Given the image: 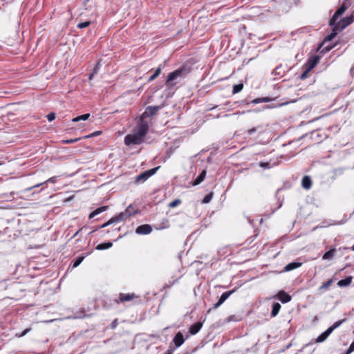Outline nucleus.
Masks as SVG:
<instances>
[{
    "label": "nucleus",
    "instance_id": "1",
    "mask_svg": "<svg viewBox=\"0 0 354 354\" xmlns=\"http://www.w3.org/2000/svg\"><path fill=\"white\" fill-rule=\"evenodd\" d=\"M190 72V68L187 66H183L182 67L175 70L174 71L168 74L165 82L168 88H171L176 84V80L178 77H183Z\"/></svg>",
    "mask_w": 354,
    "mask_h": 354
},
{
    "label": "nucleus",
    "instance_id": "2",
    "mask_svg": "<svg viewBox=\"0 0 354 354\" xmlns=\"http://www.w3.org/2000/svg\"><path fill=\"white\" fill-rule=\"evenodd\" d=\"M144 140V137L138 135L136 132L128 134L124 137V144L127 146L141 144Z\"/></svg>",
    "mask_w": 354,
    "mask_h": 354
},
{
    "label": "nucleus",
    "instance_id": "3",
    "mask_svg": "<svg viewBox=\"0 0 354 354\" xmlns=\"http://www.w3.org/2000/svg\"><path fill=\"white\" fill-rule=\"evenodd\" d=\"M149 131V123L146 121L145 119L142 118L140 116V120L135 128V132L138 133V135L142 136V137H145Z\"/></svg>",
    "mask_w": 354,
    "mask_h": 354
},
{
    "label": "nucleus",
    "instance_id": "4",
    "mask_svg": "<svg viewBox=\"0 0 354 354\" xmlns=\"http://www.w3.org/2000/svg\"><path fill=\"white\" fill-rule=\"evenodd\" d=\"M139 210L135 206L130 205L127 207L124 212H120L118 215H117L120 221H125L127 218L130 217L131 216L135 215L138 213Z\"/></svg>",
    "mask_w": 354,
    "mask_h": 354
},
{
    "label": "nucleus",
    "instance_id": "5",
    "mask_svg": "<svg viewBox=\"0 0 354 354\" xmlns=\"http://www.w3.org/2000/svg\"><path fill=\"white\" fill-rule=\"evenodd\" d=\"M159 167H157L141 173L140 174L136 176V181L137 183L145 182L149 177L153 175L159 169Z\"/></svg>",
    "mask_w": 354,
    "mask_h": 354
},
{
    "label": "nucleus",
    "instance_id": "6",
    "mask_svg": "<svg viewBox=\"0 0 354 354\" xmlns=\"http://www.w3.org/2000/svg\"><path fill=\"white\" fill-rule=\"evenodd\" d=\"M160 109V106H149L146 108L145 112L141 115V117L146 120V118L149 117L156 115Z\"/></svg>",
    "mask_w": 354,
    "mask_h": 354
},
{
    "label": "nucleus",
    "instance_id": "7",
    "mask_svg": "<svg viewBox=\"0 0 354 354\" xmlns=\"http://www.w3.org/2000/svg\"><path fill=\"white\" fill-rule=\"evenodd\" d=\"M319 59L320 57L318 55H315L309 58L306 64L304 66V68H307L308 71H311L318 64Z\"/></svg>",
    "mask_w": 354,
    "mask_h": 354
},
{
    "label": "nucleus",
    "instance_id": "8",
    "mask_svg": "<svg viewBox=\"0 0 354 354\" xmlns=\"http://www.w3.org/2000/svg\"><path fill=\"white\" fill-rule=\"evenodd\" d=\"M235 290H236V289H234L232 290L223 292L221 295V297L219 298L218 302H216L214 305L212 309L218 308L232 293H234L235 292Z\"/></svg>",
    "mask_w": 354,
    "mask_h": 354
},
{
    "label": "nucleus",
    "instance_id": "9",
    "mask_svg": "<svg viewBox=\"0 0 354 354\" xmlns=\"http://www.w3.org/2000/svg\"><path fill=\"white\" fill-rule=\"evenodd\" d=\"M151 231L152 227L148 224L141 225L136 229V233L138 234H149Z\"/></svg>",
    "mask_w": 354,
    "mask_h": 354
},
{
    "label": "nucleus",
    "instance_id": "10",
    "mask_svg": "<svg viewBox=\"0 0 354 354\" xmlns=\"http://www.w3.org/2000/svg\"><path fill=\"white\" fill-rule=\"evenodd\" d=\"M135 297H136V295L134 293H131V294L120 293L119 295L118 299H115V301L117 304H119L120 302L129 301L133 299Z\"/></svg>",
    "mask_w": 354,
    "mask_h": 354
},
{
    "label": "nucleus",
    "instance_id": "11",
    "mask_svg": "<svg viewBox=\"0 0 354 354\" xmlns=\"http://www.w3.org/2000/svg\"><path fill=\"white\" fill-rule=\"evenodd\" d=\"M354 21V17L350 16L343 18L339 24V28L340 30L344 29L348 25L351 24Z\"/></svg>",
    "mask_w": 354,
    "mask_h": 354
},
{
    "label": "nucleus",
    "instance_id": "12",
    "mask_svg": "<svg viewBox=\"0 0 354 354\" xmlns=\"http://www.w3.org/2000/svg\"><path fill=\"white\" fill-rule=\"evenodd\" d=\"M277 297L282 303H288L291 300V297L283 290L279 291Z\"/></svg>",
    "mask_w": 354,
    "mask_h": 354
},
{
    "label": "nucleus",
    "instance_id": "13",
    "mask_svg": "<svg viewBox=\"0 0 354 354\" xmlns=\"http://www.w3.org/2000/svg\"><path fill=\"white\" fill-rule=\"evenodd\" d=\"M173 341L176 347L180 346L185 342L183 335L180 332L177 333L174 336Z\"/></svg>",
    "mask_w": 354,
    "mask_h": 354
},
{
    "label": "nucleus",
    "instance_id": "14",
    "mask_svg": "<svg viewBox=\"0 0 354 354\" xmlns=\"http://www.w3.org/2000/svg\"><path fill=\"white\" fill-rule=\"evenodd\" d=\"M339 31H341L339 28V24H337L335 25L333 28H332V32L330 33L329 35H328L326 37H325V41H331L333 39L335 38V37L337 35V32Z\"/></svg>",
    "mask_w": 354,
    "mask_h": 354
},
{
    "label": "nucleus",
    "instance_id": "15",
    "mask_svg": "<svg viewBox=\"0 0 354 354\" xmlns=\"http://www.w3.org/2000/svg\"><path fill=\"white\" fill-rule=\"evenodd\" d=\"M202 326L203 324L198 322L190 326L189 331L192 335H195L201 330Z\"/></svg>",
    "mask_w": 354,
    "mask_h": 354
},
{
    "label": "nucleus",
    "instance_id": "16",
    "mask_svg": "<svg viewBox=\"0 0 354 354\" xmlns=\"http://www.w3.org/2000/svg\"><path fill=\"white\" fill-rule=\"evenodd\" d=\"M302 187L306 189H309L312 186V180L308 176H305L301 181Z\"/></svg>",
    "mask_w": 354,
    "mask_h": 354
},
{
    "label": "nucleus",
    "instance_id": "17",
    "mask_svg": "<svg viewBox=\"0 0 354 354\" xmlns=\"http://www.w3.org/2000/svg\"><path fill=\"white\" fill-rule=\"evenodd\" d=\"M56 179H57V177H55V176L51 177V178H48V180H46L44 182L40 183L39 184H37L35 185H33V186L30 187L28 188H26V191H30V190H32V189H34L35 187H38L45 184L46 183H56Z\"/></svg>",
    "mask_w": 354,
    "mask_h": 354
},
{
    "label": "nucleus",
    "instance_id": "18",
    "mask_svg": "<svg viewBox=\"0 0 354 354\" xmlns=\"http://www.w3.org/2000/svg\"><path fill=\"white\" fill-rule=\"evenodd\" d=\"M108 206H102L100 207H98L97 209H95L94 211H93L90 214H89V216L88 218L91 219L92 218H93L94 216H95L96 215L106 211L108 209Z\"/></svg>",
    "mask_w": 354,
    "mask_h": 354
},
{
    "label": "nucleus",
    "instance_id": "19",
    "mask_svg": "<svg viewBox=\"0 0 354 354\" xmlns=\"http://www.w3.org/2000/svg\"><path fill=\"white\" fill-rule=\"evenodd\" d=\"M330 330V329H327L326 331L319 335L316 339V342L320 343L325 341L329 336V335L331 333Z\"/></svg>",
    "mask_w": 354,
    "mask_h": 354
},
{
    "label": "nucleus",
    "instance_id": "20",
    "mask_svg": "<svg viewBox=\"0 0 354 354\" xmlns=\"http://www.w3.org/2000/svg\"><path fill=\"white\" fill-rule=\"evenodd\" d=\"M301 266V263H299V262H292V263H290L288 264H287L285 268H284V270L288 272V271H291L294 269H296L299 267H300Z\"/></svg>",
    "mask_w": 354,
    "mask_h": 354
},
{
    "label": "nucleus",
    "instance_id": "21",
    "mask_svg": "<svg viewBox=\"0 0 354 354\" xmlns=\"http://www.w3.org/2000/svg\"><path fill=\"white\" fill-rule=\"evenodd\" d=\"M352 279V277L349 276L344 279L339 280L337 282V286L339 287L348 286L351 283Z\"/></svg>",
    "mask_w": 354,
    "mask_h": 354
},
{
    "label": "nucleus",
    "instance_id": "22",
    "mask_svg": "<svg viewBox=\"0 0 354 354\" xmlns=\"http://www.w3.org/2000/svg\"><path fill=\"white\" fill-rule=\"evenodd\" d=\"M281 304L278 302L273 304L272 308V311H271V317H274L277 315V314L279 313V312L281 309Z\"/></svg>",
    "mask_w": 354,
    "mask_h": 354
},
{
    "label": "nucleus",
    "instance_id": "23",
    "mask_svg": "<svg viewBox=\"0 0 354 354\" xmlns=\"http://www.w3.org/2000/svg\"><path fill=\"white\" fill-rule=\"evenodd\" d=\"M348 9V6L346 5V3L344 2L342 5L335 11V17H339L342 15L346 10Z\"/></svg>",
    "mask_w": 354,
    "mask_h": 354
},
{
    "label": "nucleus",
    "instance_id": "24",
    "mask_svg": "<svg viewBox=\"0 0 354 354\" xmlns=\"http://www.w3.org/2000/svg\"><path fill=\"white\" fill-rule=\"evenodd\" d=\"M206 176V171L203 170L200 175L194 180L193 185H198L203 182Z\"/></svg>",
    "mask_w": 354,
    "mask_h": 354
},
{
    "label": "nucleus",
    "instance_id": "25",
    "mask_svg": "<svg viewBox=\"0 0 354 354\" xmlns=\"http://www.w3.org/2000/svg\"><path fill=\"white\" fill-rule=\"evenodd\" d=\"M113 245V243L111 242H106L103 243H100L96 246V249L97 250H106L111 248Z\"/></svg>",
    "mask_w": 354,
    "mask_h": 354
},
{
    "label": "nucleus",
    "instance_id": "26",
    "mask_svg": "<svg viewBox=\"0 0 354 354\" xmlns=\"http://www.w3.org/2000/svg\"><path fill=\"white\" fill-rule=\"evenodd\" d=\"M335 252V249L333 248L324 253L322 257L323 259H330L333 257Z\"/></svg>",
    "mask_w": 354,
    "mask_h": 354
},
{
    "label": "nucleus",
    "instance_id": "27",
    "mask_svg": "<svg viewBox=\"0 0 354 354\" xmlns=\"http://www.w3.org/2000/svg\"><path fill=\"white\" fill-rule=\"evenodd\" d=\"M118 221H119L118 216H113L111 219H109L107 222L104 223L101 226H100L99 228L106 227L108 225H111V223H113L115 222H118Z\"/></svg>",
    "mask_w": 354,
    "mask_h": 354
},
{
    "label": "nucleus",
    "instance_id": "28",
    "mask_svg": "<svg viewBox=\"0 0 354 354\" xmlns=\"http://www.w3.org/2000/svg\"><path fill=\"white\" fill-rule=\"evenodd\" d=\"M333 279H330L329 280H328L327 281L324 282L319 288V290H327L329 288V287L332 285V283H333Z\"/></svg>",
    "mask_w": 354,
    "mask_h": 354
},
{
    "label": "nucleus",
    "instance_id": "29",
    "mask_svg": "<svg viewBox=\"0 0 354 354\" xmlns=\"http://www.w3.org/2000/svg\"><path fill=\"white\" fill-rule=\"evenodd\" d=\"M90 117V114L89 113H86V114H83L82 115H80V116H77L76 118H74L72 121L73 122H79L80 120H86L89 118Z\"/></svg>",
    "mask_w": 354,
    "mask_h": 354
},
{
    "label": "nucleus",
    "instance_id": "30",
    "mask_svg": "<svg viewBox=\"0 0 354 354\" xmlns=\"http://www.w3.org/2000/svg\"><path fill=\"white\" fill-rule=\"evenodd\" d=\"M323 46H324V44H321L318 48V50H320V52L322 53H326L330 51L333 48L332 46H328L324 48H322Z\"/></svg>",
    "mask_w": 354,
    "mask_h": 354
},
{
    "label": "nucleus",
    "instance_id": "31",
    "mask_svg": "<svg viewBox=\"0 0 354 354\" xmlns=\"http://www.w3.org/2000/svg\"><path fill=\"white\" fill-rule=\"evenodd\" d=\"M161 73V68L158 67L155 71L154 73L151 75L149 78V81L154 80Z\"/></svg>",
    "mask_w": 354,
    "mask_h": 354
},
{
    "label": "nucleus",
    "instance_id": "32",
    "mask_svg": "<svg viewBox=\"0 0 354 354\" xmlns=\"http://www.w3.org/2000/svg\"><path fill=\"white\" fill-rule=\"evenodd\" d=\"M344 321H345V319L337 321L336 322H335L333 324V326H330L328 329H330V331L332 333L336 328L339 326Z\"/></svg>",
    "mask_w": 354,
    "mask_h": 354
},
{
    "label": "nucleus",
    "instance_id": "33",
    "mask_svg": "<svg viewBox=\"0 0 354 354\" xmlns=\"http://www.w3.org/2000/svg\"><path fill=\"white\" fill-rule=\"evenodd\" d=\"M243 88V84H235L233 86V93H237L239 92H240Z\"/></svg>",
    "mask_w": 354,
    "mask_h": 354
},
{
    "label": "nucleus",
    "instance_id": "34",
    "mask_svg": "<svg viewBox=\"0 0 354 354\" xmlns=\"http://www.w3.org/2000/svg\"><path fill=\"white\" fill-rule=\"evenodd\" d=\"M213 195H214L213 192L209 193L203 199V203H209L211 201V200L212 199Z\"/></svg>",
    "mask_w": 354,
    "mask_h": 354
},
{
    "label": "nucleus",
    "instance_id": "35",
    "mask_svg": "<svg viewBox=\"0 0 354 354\" xmlns=\"http://www.w3.org/2000/svg\"><path fill=\"white\" fill-rule=\"evenodd\" d=\"M84 259V256L78 257L73 263V268L77 267L82 262Z\"/></svg>",
    "mask_w": 354,
    "mask_h": 354
},
{
    "label": "nucleus",
    "instance_id": "36",
    "mask_svg": "<svg viewBox=\"0 0 354 354\" xmlns=\"http://www.w3.org/2000/svg\"><path fill=\"white\" fill-rule=\"evenodd\" d=\"M338 17H335V14L333 15V16L330 19V21H329V25L330 26H333V28L337 25V24H339V23H336V21Z\"/></svg>",
    "mask_w": 354,
    "mask_h": 354
},
{
    "label": "nucleus",
    "instance_id": "37",
    "mask_svg": "<svg viewBox=\"0 0 354 354\" xmlns=\"http://www.w3.org/2000/svg\"><path fill=\"white\" fill-rule=\"evenodd\" d=\"M100 68V64L97 63L95 66L94 67L93 70V73L90 75L89 76V79L91 80L93 78V77L94 76L95 74H96L97 73V71H99Z\"/></svg>",
    "mask_w": 354,
    "mask_h": 354
},
{
    "label": "nucleus",
    "instance_id": "38",
    "mask_svg": "<svg viewBox=\"0 0 354 354\" xmlns=\"http://www.w3.org/2000/svg\"><path fill=\"white\" fill-rule=\"evenodd\" d=\"M180 203H181V201L180 199H176L169 204V207L171 208H173V207H176L177 205H178Z\"/></svg>",
    "mask_w": 354,
    "mask_h": 354
},
{
    "label": "nucleus",
    "instance_id": "39",
    "mask_svg": "<svg viewBox=\"0 0 354 354\" xmlns=\"http://www.w3.org/2000/svg\"><path fill=\"white\" fill-rule=\"evenodd\" d=\"M80 139H81V138H77L75 139L63 140H62V142L64 144H72V143H74V142L80 140Z\"/></svg>",
    "mask_w": 354,
    "mask_h": 354
},
{
    "label": "nucleus",
    "instance_id": "40",
    "mask_svg": "<svg viewBox=\"0 0 354 354\" xmlns=\"http://www.w3.org/2000/svg\"><path fill=\"white\" fill-rule=\"evenodd\" d=\"M91 24L90 21H85L78 24L77 27L80 28H84L88 27Z\"/></svg>",
    "mask_w": 354,
    "mask_h": 354
},
{
    "label": "nucleus",
    "instance_id": "41",
    "mask_svg": "<svg viewBox=\"0 0 354 354\" xmlns=\"http://www.w3.org/2000/svg\"><path fill=\"white\" fill-rule=\"evenodd\" d=\"M310 71H308L307 68H304V72L301 73L300 78L301 80H305L308 77V74Z\"/></svg>",
    "mask_w": 354,
    "mask_h": 354
},
{
    "label": "nucleus",
    "instance_id": "42",
    "mask_svg": "<svg viewBox=\"0 0 354 354\" xmlns=\"http://www.w3.org/2000/svg\"><path fill=\"white\" fill-rule=\"evenodd\" d=\"M46 118L48 121L51 122L55 119V113H50L46 115Z\"/></svg>",
    "mask_w": 354,
    "mask_h": 354
},
{
    "label": "nucleus",
    "instance_id": "43",
    "mask_svg": "<svg viewBox=\"0 0 354 354\" xmlns=\"http://www.w3.org/2000/svg\"><path fill=\"white\" fill-rule=\"evenodd\" d=\"M101 131H95L92 133H91L90 135H88V136H84V138H92V137H94V136H98L100 134H101Z\"/></svg>",
    "mask_w": 354,
    "mask_h": 354
},
{
    "label": "nucleus",
    "instance_id": "44",
    "mask_svg": "<svg viewBox=\"0 0 354 354\" xmlns=\"http://www.w3.org/2000/svg\"><path fill=\"white\" fill-rule=\"evenodd\" d=\"M117 326H118V319H115L112 322L111 326V328H115Z\"/></svg>",
    "mask_w": 354,
    "mask_h": 354
},
{
    "label": "nucleus",
    "instance_id": "45",
    "mask_svg": "<svg viewBox=\"0 0 354 354\" xmlns=\"http://www.w3.org/2000/svg\"><path fill=\"white\" fill-rule=\"evenodd\" d=\"M252 104H259V103H261V97H259V98L254 99V100L252 101Z\"/></svg>",
    "mask_w": 354,
    "mask_h": 354
},
{
    "label": "nucleus",
    "instance_id": "46",
    "mask_svg": "<svg viewBox=\"0 0 354 354\" xmlns=\"http://www.w3.org/2000/svg\"><path fill=\"white\" fill-rule=\"evenodd\" d=\"M31 330L30 328L25 329L22 333L19 335V337H23L26 335L30 330Z\"/></svg>",
    "mask_w": 354,
    "mask_h": 354
},
{
    "label": "nucleus",
    "instance_id": "47",
    "mask_svg": "<svg viewBox=\"0 0 354 354\" xmlns=\"http://www.w3.org/2000/svg\"><path fill=\"white\" fill-rule=\"evenodd\" d=\"M31 330L30 328L25 329L22 333L19 335V337H23L26 335L30 330Z\"/></svg>",
    "mask_w": 354,
    "mask_h": 354
},
{
    "label": "nucleus",
    "instance_id": "48",
    "mask_svg": "<svg viewBox=\"0 0 354 354\" xmlns=\"http://www.w3.org/2000/svg\"><path fill=\"white\" fill-rule=\"evenodd\" d=\"M271 100L270 98L266 97H261V102H268Z\"/></svg>",
    "mask_w": 354,
    "mask_h": 354
},
{
    "label": "nucleus",
    "instance_id": "49",
    "mask_svg": "<svg viewBox=\"0 0 354 354\" xmlns=\"http://www.w3.org/2000/svg\"><path fill=\"white\" fill-rule=\"evenodd\" d=\"M256 131V128L253 127L248 130V134L252 135L253 133Z\"/></svg>",
    "mask_w": 354,
    "mask_h": 354
},
{
    "label": "nucleus",
    "instance_id": "50",
    "mask_svg": "<svg viewBox=\"0 0 354 354\" xmlns=\"http://www.w3.org/2000/svg\"><path fill=\"white\" fill-rule=\"evenodd\" d=\"M261 167H263V168H267L269 165V163L268 162H262L260 164Z\"/></svg>",
    "mask_w": 354,
    "mask_h": 354
},
{
    "label": "nucleus",
    "instance_id": "51",
    "mask_svg": "<svg viewBox=\"0 0 354 354\" xmlns=\"http://www.w3.org/2000/svg\"><path fill=\"white\" fill-rule=\"evenodd\" d=\"M84 230V227H82L80 228L79 230H77L75 234H74L73 236H75L77 235H78L79 233L82 232L83 230Z\"/></svg>",
    "mask_w": 354,
    "mask_h": 354
},
{
    "label": "nucleus",
    "instance_id": "52",
    "mask_svg": "<svg viewBox=\"0 0 354 354\" xmlns=\"http://www.w3.org/2000/svg\"><path fill=\"white\" fill-rule=\"evenodd\" d=\"M165 354H172V351L171 350H167Z\"/></svg>",
    "mask_w": 354,
    "mask_h": 354
},
{
    "label": "nucleus",
    "instance_id": "53",
    "mask_svg": "<svg viewBox=\"0 0 354 354\" xmlns=\"http://www.w3.org/2000/svg\"><path fill=\"white\" fill-rule=\"evenodd\" d=\"M95 231V230H93V231H91V232H90V234L93 233Z\"/></svg>",
    "mask_w": 354,
    "mask_h": 354
},
{
    "label": "nucleus",
    "instance_id": "54",
    "mask_svg": "<svg viewBox=\"0 0 354 354\" xmlns=\"http://www.w3.org/2000/svg\"><path fill=\"white\" fill-rule=\"evenodd\" d=\"M352 250H353V251H354V245H353V247H352Z\"/></svg>",
    "mask_w": 354,
    "mask_h": 354
},
{
    "label": "nucleus",
    "instance_id": "55",
    "mask_svg": "<svg viewBox=\"0 0 354 354\" xmlns=\"http://www.w3.org/2000/svg\"><path fill=\"white\" fill-rule=\"evenodd\" d=\"M89 0H86V2H88Z\"/></svg>",
    "mask_w": 354,
    "mask_h": 354
}]
</instances>
